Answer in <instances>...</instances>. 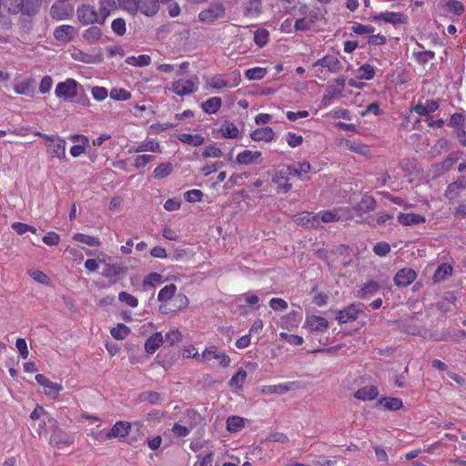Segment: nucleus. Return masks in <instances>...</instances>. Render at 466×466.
Segmentation results:
<instances>
[{"label":"nucleus","mask_w":466,"mask_h":466,"mask_svg":"<svg viewBox=\"0 0 466 466\" xmlns=\"http://www.w3.org/2000/svg\"><path fill=\"white\" fill-rule=\"evenodd\" d=\"M299 14L304 15L295 21L294 28L296 31H309L313 28L317 22L322 20L325 16L326 11L319 7H314L308 11L307 5H300Z\"/></svg>","instance_id":"obj_1"},{"label":"nucleus","mask_w":466,"mask_h":466,"mask_svg":"<svg viewBox=\"0 0 466 466\" xmlns=\"http://www.w3.org/2000/svg\"><path fill=\"white\" fill-rule=\"evenodd\" d=\"M241 82V76L238 70L230 74H218L209 78L207 83L208 87L211 89L220 90L224 88H233L238 86Z\"/></svg>","instance_id":"obj_2"},{"label":"nucleus","mask_w":466,"mask_h":466,"mask_svg":"<svg viewBox=\"0 0 466 466\" xmlns=\"http://www.w3.org/2000/svg\"><path fill=\"white\" fill-rule=\"evenodd\" d=\"M130 431H131V423L130 422L125 421V420H118L113 425V427L111 428L110 431H108L106 432L99 431V432L92 434V436L99 441H104L112 440V439H116V438L125 439L126 437H127L129 435Z\"/></svg>","instance_id":"obj_3"},{"label":"nucleus","mask_w":466,"mask_h":466,"mask_svg":"<svg viewBox=\"0 0 466 466\" xmlns=\"http://www.w3.org/2000/svg\"><path fill=\"white\" fill-rule=\"evenodd\" d=\"M34 134L46 141L47 152L52 157L60 159L66 157V141L64 139L54 135H46L38 131Z\"/></svg>","instance_id":"obj_4"},{"label":"nucleus","mask_w":466,"mask_h":466,"mask_svg":"<svg viewBox=\"0 0 466 466\" xmlns=\"http://www.w3.org/2000/svg\"><path fill=\"white\" fill-rule=\"evenodd\" d=\"M212 360H217L218 367L223 369L228 368L231 364L230 357L223 350L214 345L206 347L201 353V361L210 362Z\"/></svg>","instance_id":"obj_5"},{"label":"nucleus","mask_w":466,"mask_h":466,"mask_svg":"<svg viewBox=\"0 0 466 466\" xmlns=\"http://www.w3.org/2000/svg\"><path fill=\"white\" fill-rule=\"evenodd\" d=\"M226 15V8L224 5L219 2H212L206 9H203L198 14V19L201 22L212 24L215 21L223 18Z\"/></svg>","instance_id":"obj_6"},{"label":"nucleus","mask_w":466,"mask_h":466,"mask_svg":"<svg viewBox=\"0 0 466 466\" xmlns=\"http://www.w3.org/2000/svg\"><path fill=\"white\" fill-rule=\"evenodd\" d=\"M79 83L74 78H66L65 81L59 82L55 89L56 97L64 100H69L77 96Z\"/></svg>","instance_id":"obj_7"},{"label":"nucleus","mask_w":466,"mask_h":466,"mask_svg":"<svg viewBox=\"0 0 466 466\" xmlns=\"http://www.w3.org/2000/svg\"><path fill=\"white\" fill-rule=\"evenodd\" d=\"M293 222L305 228H317L320 227L319 214L309 211H301L292 217Z\"/></svg>","instance_id":"obj_8"},{"label":"nucleus","mask_w":466,"mask_h":466,"mask_svg":"<svg viewBox=\"0 0 466 466\" xmlns=\"http://www.w3.org/2000/svg\"><path fill=\"white\" fill-rule=\"evenodd\" d=\"M189 300L183 293H177L170 302L159 305V311L162 314H168L185 309L188 306Z\"/></svg>","instance_id":"obj_9"},{"label":"nucleus","mask_w":466,"mask_h":466,"mask_svg":"<svg viewBox=\"0 0 466 466\" xmlns=\"http://www.w3.org/2000/svg\"><path fill=\"white\" fill-rule=\"evenodd\" d=\"M170 90L179 96H185L197 92L198 84L191 79H177L171 83Z\"/></svg>","instance_id":"obj_10"},{"label":"nucleus","mask_w":466,"mask_h":466,"mask_svg":"<svg viewBox=\"0 0 466 466\" xmlns=\"http://www.w3.org/2000/svg\"><path fill=\"white\" fill-rule=\"evenodd\" d=\"M361 311L360 304L351 303L348 307L337 311L336 319L339 324L354 321Z\"/></svg>","instance_id":"obj_11"},{"label":"nucleus","mask_w":466,"mask_h":466,"mask_svg":"<svg viewBox=\"0 0 466 466\" xmlns=\"http://www.w3.org/2000/svg\"><path fill=\"white\" fill-rule=\"evenodd\" d=\"M350 210L349 208H335L332 210L322 211L321 217L319 218L320 222L329 223L335 222L340 219H350L352 216L350 214Z\"/></svg>","instance_id":"obj_12"},{"label":"nucleus","mask_w":466,"mask_h":466,"mask_svg":"<svg viewBox=\"0 0 466 466\" xmlns=\"http://www.w3.org/2000/svg\"><path fill=\"white\" fill-rule=\"evenodd\" d=\"M35 378L36 382L44 387V393L52 399H56L59 393L63 390L62 384L51 381L43 374H36Z\"/></svg>","instance_id":"obj_13"},{"label":"nucleus","mask_w":466,"mask_h":466,"mask_svg":"<svg viewBox=\"0 0 466 466\" xmlns=\"http://www.w3.org/2000/svg\"><path fill=\"white\" fill-rule=\"evenodd\" d=\"M77 17L83 25H89L94 23L100 24V16L98 11L89 5H83L76 10Z\"/></svg>","instance_id":"obj_14"},{"label":"nucleus","mask_w":466,"mask_h":466,"mask_svg":"<svg viewBox=\"0 0 466 466\" xmlns=\"http://www.w3.org/2000/svg\"><path fill=\"white\" fill-rule=\"evenodd\" d=\"M303 328L311 332H325L329 329V321L321 316L307 315Z\"/></svg>","instance_id":"obj_15"},{"label":"nucleus","mask_w":466,"mask_h":466,"mask_svg":"<svg viewBox=\"0 0 466 466\" xmlns=\"http://www.w3.org/2000/svg\"><path fill=\"white\" fill-rule=\"evenodd\" d=\"M441 11L443 15L451 14V19L454 22L461 16L465 11V6L462 2L459 0H449L441 6Z\"/></svg>","instance_id":"obj_16"},{"label":"nucleus","mask_w":466,"mask_h":466,"mask_svg":"<svg viewBox=\"0 0 466 466\" xmlns=\"http://www.w3.org/2000/svg\"><path fill=\"white\" fill-rule=\"evenodd\" d=\"M374 21L382 20L392 25H402L408 23V16L400 12H382L374 16Z\"/></svg>","instance_id":"obj_17"},{"label":"nucleus","mask_w":466,"mask_h":466,"mask_svg":"<svg viewBox=\"0 0 466 466\" xmlns=\"http://www.w3.org/2000/svg\"><path fill=\"white\" fill-rule=\"evenodd\" d=\"M242 14L247 18H257L262 14V0H246Z\"/></svg>","instance_id":"obj_18"},{"label":"nucleus","mask_w":466,"mask_h":466,"mask_svg":"<svg viewBox=\"0 0 466 466\" xmlns=\"http://www.w3.org/2000/svg\"><path fill=\"white\" fill-rule=\"evenodd\" d=\"M417 274L411 268L400 269L395 277L394 282L398 287H407L416 279Z\"/></svg>","instance_id":"obj_19"},{"label":"nucleus","mask_w":466,"mask_h":466,"mask_svg":"<svg viewBox=\"0 0 466 466\" xmlns=\"http://www.w3.org/2000/svg\"><path fill=\"white\" fill-rule=\"evenodd\" d=\"M296 385V382H287V383H280V384H275V385H264L260 389V392L265 395H272V394H285L288 391L294 389V386Z\"/></svg>","instance_id":"obj_20"},{"label":"nucleus","mask_w":466,"mask_h":466,"mask_svg":"<svg viewBox=\"0 0 466 466\" xmlns=\"http://www.w3.org/2000/svg\"><path fill=\"white\" fill-rule=\"evenodd\" d=\"M466 188V177L461 176L454 182L450 183L445 190L444 196L448 199H455L460 193Z\"/></svg>","instance_id":"obj_21"},{"label":"nucleus","mask_w":466,"mask_h":466,"mask_svg":"<svg viewBox=\"0 0 466 466\" xmlns=\"http://www.w3.org/2000/svg\"><path fill=\"white\" fill-rule=\"evenodd\" d=\"M74 442L73 439L62 430H56L51 435L49 444L58 449L68 447Z\"/></svg>","instance_id":"obj_22"},{"label":"nucleus","mask_w":466,"mask_h":466,"mask_svg":"<svg viewBox=\"0 0 466 466\" xmlns=\"http://www.w3.org/2000/svg\"><path fill=\"white\" fill-rule=\"evenodd\" d=\"M153 152V153H160L161 152V147L155 139H147L140 143L137 147H131L128 148L127 152L129 154L132 153H140V152Z\"/></svg>","instance_id":"obj_23"},{"label":"nucleus","mask_w":466,"mask_h":466,"mask_svg":"<svg viewBox=\"0 0 466 466\" xmlns=\"http://www.w3.org/2000/svg\"><path fill=\"white\" fill-rule=\"evenodd\" d=\"M41 6V0H21L19 5H16V8H14V13L17 14L19 12L32 15H35Z\"/></svg>","instance_id":"obj_24"},{"label":"nucleus","mask_w":466,"mask_h":466,"mask_svg":"<svg viewBox=\"0 0 466 466\" xmlns=\"http://www.w3.org/2000/svg\"><path fill=\"white\" fill-rule=\"evenodd\" d=\"M379 396L377 386L367 385L354 392V398L362 401L373 400Z\"/></svg>","instance_id":"obj_25"},{"label":"nucleus","mask_w":466,"mask_h":466,"mask_svg":"<svg viewBox=\"0 0 466 466\" xmlns=\"http://www.w3.org/2000/svg\"><path fill=\"white\" fill-rule=\"evenodd\" d=\"M313 66H320L323 68H327L331 73H336L340 69V62L334 56H325L322 58L317 60L313 64Z\"/></svg>","instance_id":"obj_26"},{"label":"nucleus","mask_w":466,"mask_h":466,"mask_svg":"<svg viewBox=\"0 0 466 466\" xmlns=\"http://www.w3.org/2000/svg\"><path fill=\"white\" fill-rule=\"evenodd\" d=\"M35 83L33 77H26L18 84L14 86V91L17 95H24L27 96H34L35 95Z\"/></svg>","instance_id":"obj_27"},{"label":"nucleus","mask_w":466,"mask_h":466,"mask_svg":"<svg viewBox=\"0 0 466 466\" xmlns=\"http://www.w3.org/2000/svg\"><path fill=\"white\" fill-rule=\"evenodd\" d=\"M76 34V30L70 25H62L54 31V36L58 41L69 42Z\"/></svg>","instance_id":"obj_28"},{"label":"nucleus","mask_w":466,"mask_h":466,"mask_svg":"<svg viewBox=\"0 0 466 466\" xmlns=\"http://www.w3.org/2000/svg\"><path fill=\"white\" fill-rule=\"evenodd\" d=\"M71 57L78 62H82L85 64H96L100 62V57L97 56H94L91 54H87L84 52L83 50L73 47L69 50Z\"/></svg>","instance_id":"obj_29"},{"label":"nucleus","mask_w":466,"mask_h":466,"mask_svg":"<svg viewBox=\"0 0 466 466\" xmlns=\"http://www.w3.org/2000/svg\"><path fill=\"white\" fill-rule=\"evenodd\" d=\"M70 139L74 142H79V145H75L70 148V155L74 157H77L86 152V147L88 145V137L84 135H73Z\"/></svg>","instance_id":"obj_30"},{"label":"nucleus","mask_w":466,"mask_h":466,"mask_svg":"<svg viewBox=\"0 0 466 466\" xmlns=\"http://www.w3.org/2000/svg\"><path fill=\"white\" fill-rule=\"evenodd\" d=\"M417 45L420 50L413 51L412 57L418 65L424 66L435 58V53L431 50H424V46L420 43H417Z\"/></svg>","instance_id":"obj_31"},{"label":"nucleus","mask_w":466,"mask_h":466,"mask_svg":"<svg viewBox=\"0 0 466 466\" xmlns=\"http://www.w3.org/2000/svg\"><path fill=\"white\" fill-rule=\"evenodd\" d=\"M301 319L302 315L297 310H292L281 318L280 327L282 329H291L298 327Z\"/></svg>","instance_id":"obj_32"},{"label":"nucleus","mask_w":466,"mask_h":466,"mask_svg":"<svg viewBox=\"0 0 466 466\" xmlns=\"http://www.w3.org/2000/svg\"><path fill=\"white\" fill-rule=\"evenodd\" d=\"M397 219L403 226L418 225L426 221L424 216L416 213H400Z\"/></svg>","instance_id":"obj_33"},{"label":"nucleus","mask_w":466,"mask_h":466,"mask_svg":"<svg viewBox=\"0 0 466 466\" xmlns=\"http://www.w3.org/2000/svg\"><path fill=\"white\" fill-rule=\"evenodd\" d=\"M260 151H251L245 149L238 154L236 162L239 165H249L258 162V159L261 157Z\"/></svg>","instance_id":"obj_34"},{"label":"nucleus","mask_w":466,"mask_h":466,"mask_svg":"<svg viewBox=\"0 0 466 466\" xmlns=\"http://www.w3.org/2000/svg\"><path fill=\"white\" fill-rule=\"evenodd\" d=\"M380 289V285L377 281L370 280L362 285L357 291L359 299H367L374 296Z\"/></svg>","instance_id":"obj_35"},{"label":"nucleus","mask_w":466,"mask_h":466,"mask_svg":"<svg viewBox=\"0 0 466 466\" xmlns=\"http://www.w3.org/2000/svg\"><path fill=\"white\" fill-rule=\"evenodd\" d=\"M275 133L270 127H264L253 130L250 137L254 141L271 142L274 139Z\"/></svg>","instance_id":"obj_36"},{"label":"nucleus","mask_w":466,"mask_h":466,"mask_svg":"<svg viewBox=\"0 0 466 466\" xmlns=\"http://www.w3.org/2000/svg\"><path fill=\"white\" fill-rule=\"evenodd\" d=\"M99 4L100 24H104L110 14L117 8V2L116 0H101Z\"/></svg>","instance_id":"obj_37"},{"label":"nucleus","mask_w":466,"mask_h":466,"mask_svg":"<svg viewBox=\"0 0 466 466\" xmlns=\"http://www.w3.org/2000/svg\"><path fill=\"white\" fill-rule=\"evenodd\" d=\"M247 371L242 369L238 370L228 381V386L231 389V390L233 392H237L242 390L243 385L247 380Z\"/></svg>","instance_id":"obj_38"},{"label":"nucleus","mask_w":466,"mask_h":466,"mask_svg":"<svg viewBox=\"0 0 466 466\" xmlns=\"http://www.w3.org/2000/svg\"><path fill=\"white\" fill-rule=\"evenodd\" d=\"M138 1V10L147 16L155 15L158 9L159 4L158 0H137Z\"/></svg>","instance_id":"obj_39"},{"label":"nucleus","mask_w":466,"mask_h":466,"mask_svg":"<svg viewBox=\"0 0 466 466\" xmlns=\"http://www.w3.org/2000/svg\"><path fill=\"white\" fill-rule=\"evenodd\" d=\"M164 338L161 332L153 333L145 342V350L148 354H154L161 346Z\"/></svg>","instance_id":"obj_40"},{"label":"nucleus","mask_w":466,"mask_h":466,"mask_svg":"<svg viewBox=\"0 0 466 466\" xmlns=\"http://www.w3.org/2000/svg\"><path fill=\"white\" fill-rule=\"evenodd\" d=\"M345 87V79L338 78L335 80V85H330L325 91V94L333 99H338L342 96V93Z\"/></svg>","instance_id":"obj_41"},{"label":"nucleus","mask_w":466,"mask_h":466,"mask_svg":"<svg viewBox=\"0 0 466 466\" xmlns=\"http://www.w3.org/2000/svg\"><path fill=\"white\" fill-rule=\"evenodd\" d=\"M222 106V99L218 96H212L201 103L202 110L207 114H217Z\"/></svg>","instance_id":"obj_42"},{"label":"nucleus","mask_w":466,"mask_h":466,"mask_svg":"<svg viewBox=\"0 0 466 466\" xmlns=\"http://www.w3.org/2000/svg\"><path fill=\"white\" fill-rule=\"evenodd\" d=\"M453 273V268L448 263H441L435 270L432 280L434 283L444 281Z\"/></svg>","instance_id":"obj_43"},{"label":"nucleus","mask_w":466,"mask_h":466,"mask_svg":"<svg viewBox=\"0 0 466 466\" xmlns=\"http://www.w3.org/2000/svg\"><path fill=\"white\" fill-rule=\"evenodd\" d=\"M51 16L56 20H64L69 18L73 14L71 6H64L60 5H54L50 9Z\"/></svg>","instance_id":"obj_44"},{"label":"nucleus","mask_w":466,"mask_h":466,"mask_svg":"<svg viewBox=\"0 0 466 466\" xmlns=\"http://www.w3.org/2000/svg\"><path fill=\"white\" fill-rule=\"evenodd\" d=\"M176 294L177 286L175 284H168L159 290L157 299L160 305L167 304Z\"/></svg>","instance_id":"obj_45"},{"label":"nucleus","mask_w":466,"mask_h":466,"mask_svg":"<svg viewBox=\"0 0 466 466\" xmlns=\"http://www.w3.org/2000/svg\"><path fill=\"white\" fill-rule=\"evenodd\" d=\"M378 404L387 410H400L403 407L402 400L394 397H383L379 400Z\"/></svg>","instance_id":"obj_46"},{"label":"nucleus","mask_w":466,"mask_h":466,"mask_svg":"<svg viewBox=\"0 0 466 466\" xmlns=\"http://www.w3.org/2000/svg\"><path fill=\"white\" fill-rule=\"evenodd\" d=\"M138 400L141 402H147L151 405H158L163 400V397L159 392L157 391H144L139 394Z\"/></svg>","instance_id":"obj_47"},{"label":"nucleus","mask_w":466,"mask_h":466,"mask_svg":"<svg viewBox=\"0 0 466 466\" xmlns=\"http://www.w3.org/2000/svg\"><path fill=\"white\" fill-rule=\"evenodd\" d=\"M178 140L181 141L182 143L194 147L201 146L205 142V138L201 135H192L187 133L179 134Z\"/></svg>","instance_id":"obj_48"},{"label":"nucleus","mask_w":466,"mask_h":466,"mask_svg":"<svg viewBox=\"0 0 466 466\" xmlns=\"http://www.w3.org/2000/svg\"><path fill=\"white\" fill-rule=\"evenodd\" d=\"M245 427V419L239 416H229L227 420V430L229 432H238Z\"/></svg>","instance_id":"obj_49"},{"label":"nucleus","mask_w":466,"mask_h":466,"mask_svg":"<svg viewBox=\"0 0 466 466\" xmlns=\"http://www.w3.org/2000/svg\"><path fill=\"white\" fill-rule=\"evenodd\" d=\"M344 147L351 152L360 154V155H367L369 153V147L363 143L359 141H352L346 139L343 142Z\"/></svg>","instance_id":"obj_50"},{"label":"nucleus","mask_w":466,"mask_h":466,"mask_svg":"<svg viewBox=\"0 0 466 466\" xmlns=\"http://www.w3.org/2000/svg\"><path fill=\"white\" fill-rule=\"evenodd\" d=\"M220 131L222 137L226 138H237L239 134L238 127L233 122L228 120L223 122Z\"/></svg>","instance_id":"obj_51"},{"label":"nucleus","mask_w":466,"mask_h":466,"mask_svg":"<svg viewBox=\"0 0 466 466\" xmlns=\"http://www.w3.org/2000/svg\"><path fill=\"white\" fill-rule=\"evenodd\" d=\"M73 239L76 242L84 243L89 247H100L101 246V241L98 238L86 235L83 233L74 234Z\"/></svg>","instance_id":"obj_52"},{"label":"nucleus","mask_w":466,"mask_h":466,"mask_svg":"<svg viewBox=\"0 0 466 466\" xmlns=\"http://www.w3.org/2000/svg\"><path fill=\"white\" fill-rule=\"evenodd\" d=\"M274 183L278 184V192L288 193L292 185L289 182V179L285 177L282 171L277 172L273 177Z\"/></svg>","instance_id":"obj_53"},{"label":"nucleus","mask_w":466,"mask_h":466,"mask_svg":"<svg viewBox=\"0 0 466 466\" xmlns=\"http://www.w3.org/2000/svg\"><path fill=\"white\" fill-rule=\"evenodd\" d=\"M126 63L133 66H147L151 63V57L148 55L131 56L126 58Z\"/></svg>","instance_id":"obj_54"},{"label":"nucleus","mask_w":466,"mask_h":466,"mask_svg":"<svg viewBox=\"0 0 466 466\" xmlns=\"http://www.w3.org/2000/svg\"><path fill=\"white\" fill-rule=\"evenodd\" d=\"M377 202L371 196H364L360 202L354 209L360 210L361 212L372 211L376 208Z\"/></svg>","instance_id":"obj_55"},{"label":"nucleus","mask_w":466,"mask_h":466,"mask_svg":"<svg viewBox=\"0 0 466 466\" xmlns=\"http://www.w3.org/2000/svg\"><path fill=\"white\" fill-rule=\"evenodd\" d=\"M374 76V66L370 64H364L357 70V77L360 80H371Z\"/></svg>","instance_id":"obj_56"},{"label":"nucleus","mask_w":466,"mask_h":466,"mask_svg":"<svg viewBox=\"0 0 466 466\" xmlns=\"http://www.w3.org/2000/svg\"><path fill=\"white\" fill-rule=\"evenodd\" d=\"M101 36L102 30L98 26L95 25L88 27L83 33L84 39L90 43L98 41Z\"/></svg>","instance_id":"obj_57"},{"label":"nucleus","mask_w":466,"mask_h":466,"mask_svg":"<svg viewBox=\"0 0 466 466\" xmlns=\"http://www.w3.org/2000/svg\"><path fill=\"white\" fill-rule=\"evenodd\" d=\"M173 170L172 165L169 162L158 165L153 171V177L156 179H162L171 174Z\"/></svg>","instance_id":"obj_58"},{"label":"nucleus","mask_w":466,"mask_h":466,"mask_svg":"<svg viewBox=\"0 0 466 466\" xmlns=\"http://www.w3.org/2000/svg\"><path fill=\"white\" fill-rule=\"evenodd\" d=\"M269 40V33L265 28H258L254 32V42L259 46H265Z\"/></svg>","instance_id":"obj_59"},{"label":"nucleus","mask_w":466,"mask_h":466,"mask_svg":"<svg viewBox=\"0 0 466 466\" xmlns=\"http://www.w3.org/2000/svg\"><path fill=\"white\" fill-rule=\"evenodd\" d=\"M117 3L121 9L130 15H136L138 11L137 0H117Z\"/></svg>","instance_id":"obj_60"},{"label":"nucleus","mask_w":466,"mask_h":466,"mask_svg":"<svg viewBox=\"0 0 466 466\" xmlns=\"http://www.w3.org/2000/svg\"><path fill=\"white\" fill-rule=\"evenodd\" d=\"M266 69L258 66L249 68L245 71V76L248 80H260L266 76Z\"/></svg>","instance_id":"obj_61"},{"label":"nucleus","mask_w":466,"mask_h":466,"mask_svg":"<svg viewBox=\"0 0 466 466\" xmlns=\"http://www.w3.org/2000/svg\"><path fill=\"white\" fill-rule=\"evenodd\" d=\"M109 96L116 101H127L131 97V93L125 88H113Z\"/></svg>","instance_id":"obj_62"},{"label":"nucleus","mask_w":466,"mask_h":466,"mask_svg":"<svg viewBox=\"0 0 466 466\" xmlns=\"http://www.w3.org/2000/svg\"><path fill=\"white\" fill-rule=\"evenodd\" d=\"M449 126L457 128H464L466 127V115L463 113H454L451 116Z\"/></svg>","instance_id":"obj_63"},{"label":"nucleus","mask_w":466,"mask_h":466,"mask_svg":"<svg viewBox=\"0 0 466 466\" xmlns=\"http://www.w3.org/2000/svg\"><path fill=\"white\" fill-rule=\"evenodd\" d=\"M130 332V329L125 324H117L116 327H114L110 333L112 337L116 339H124Z\"/></svg>","instance_id":"obj_64"}]
</instances>
